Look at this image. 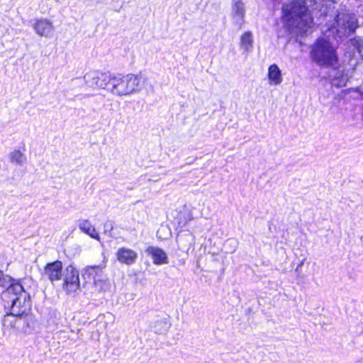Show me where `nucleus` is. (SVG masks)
Instances as JSON below:
<instances>
[{
	"label": "nucleus",
	"instance_id": "nucleus-7",
	"mask_svg": "<svg viewBox=\"0 0 363 363\" xmlns=\"http://www.w3.org/2000/svg\"><path fill=\"white\" fill-rule=\"evenodd\" d=\"M32 26L36 34L45 38L51 37L55 30L52 21L46 18L36 19Z\"/></svg>",
	"mask_w": 363,
	"mask_h": 363
},
{
	"label": "nucleus",
	"instance_id": "nucleus-13",
	"mask_svg": "<svg viewBox=\"0 0 363 363\" xmlns=\"http://www.w3.org/2000/svg\"><path fill=\"white\" fill-rule=\"evenodd\" d=\"M233 5V16L236 23L242 25L245 16L244 4L240 0H234Z\"/></svg>",
	"mask_w": 363,
	"mask_h": 363
},
{
	"label": "nucleus",
	"instance_id": "nucleus-5",
	"mask_svg": "<svg viewBox=\"0 0 363 363\" xmlns=\"http://www.w3.org/2000/svg\"><path fill=\"white\" fill-rule=\"evenodd\" d=\"M337 31L340 35L349 36L358 27L357 19L354 13L338 11L335 16Z\"/></svg>",
	"mask_w": 363,
	"mask_h": 363
},
{
	"label": "nucleus",
	"instance_id": "nucleus-23",
	"mask_svg": "<svg viewBox=\"0 0 363 363\" xmlns=\"http://www.w3.org/2000/svg\"><path fill=\"white\" fill-rule=\"evenodd\" d=\"M92 238H96L97 240L99 239L98 233H96L95 230L92 228V234H91Z\"/></svg>",
	"mask_w": 363,
	"mask_h": 363
},
{
	"label": "nucleus",
	"instance_id": "nucleus-1",
	"mask_svg": "<svg viewBox=\"0 0 363 363\" xmlns=\"http://www.w3.org/2000/svg\"><path fill=\"white\" fill-rule=\"evenodd\" d=\"M283 17L292 35H303L311 33L314 26L313 18L303 1L295 0L282 7Z\"/></svg>",
	"mask_w": 363,
	"mask_h": 363
},
{
	"label": "nucleus",
	"instance_id": "nucleus-24",
	"mask_svg": "<svg viewBox=\"0 0 363 363\" xmlns=\"http://www.w3.org/2000/svg\"><path fill=\"white\" fill-rule=\"evenodd\" d=\"M303 264V261H301L297 266L296 269V272H298L299 268H301Z\"/></svg>",
	"mask_w": 363,
	"mask_h": 363
},
{
	"label": "nucleus",
	"instance_id": "nucleus-8",
	"mask_svg": "<svg viewBox=\"0 0 363 363\" xmlns=\"http://www.w3.org/2000/svg\"><path fill=\"white\" fill-rule=\"evenodd\" d=\"M113 76L108 72L95 71L92 74V87L106 89L109 91Z\"/></svg>",
	"mask_w": 363,
	"mask_h": 363
},
{
	"label": "nucleus",
	"instance_id": "nucleus-17",
	"mask_svg": "<svg viewBox=\"0 0 363 363\" xmlns=\"http://www.w3.org/2000/svg\"><path fill=\"white\" fill-rule=\"evenodd\" d=\"M9 159L11 162L22 165L26 161V156L20 150H15L9 154Z\"/></svg>",
	"mask_w": 363,
	"mask_h": 363
},
{
	"label": "nucleus",
	"instance_id": "nucleus-3",
	"mask_svg": "<svg viewBox=\"0 0 363 363\" xmlns=\"http://www.w3.org/2000/svg\"><path fill=\"white\" fill-rule=\"evenodd\" d=\"M145 80L140 75L129 74L113 76L109 87V91L116 96H127L141 91L144 86Z\"/></svg>",
	"mask_w": 363,
	"mask_h": 363
},
{
	"label": "nucleus",
	"instance_id": "nucleus-16",
	"mask_svg": "<svg viewBox=\"0 0 363 363\" xmlns=\"http://www.w3.org/2000/svg\"><path fill=\"white\" fill-rule=\"evenodd\" d=\"M170 327V323L167 318H160L155 321L152 326L153 331L157 334H164L167 333Z\"/></svg>",
	"mask_w": 363,
	"mask_h": 363
},
{
	"label": "nucleus",
	"instance_id": "nucleus-4",
	"mask_svg": "<svg viewBox=\"0 0 363 363\" xmlns=\"http://www.w3.org/2000/svg\"><path fill=\"white\" fill-rule=\"evenodd\" d=\"M311 57L320 66L329 67L338 64V57L331 44L324 40H318L311 50Z\"/></svg>",
	"mask_w": 363,
	"mask_h": 363
},
{
	"label": "nucleus",
	"instance_id": "nucleus-14",
	"mask_svg": "<svg viewBox=\"0 0 363 363\" xmlns=\"http://www.w3.org/2000/svg\"><path fill=\"white\" fill-rule=\"evenodd\" d=\"M268 78L271 83L276 85L280 84L282 82L281 73L279 67L274 64L268 69Z\"/></svg>",
	"mask_w": 363,
	"mask_h": 363
},
{
	"label": "nucleus",
	"instance_id": "nucleus-25",
	"mask_svg": "<svg viewBox=\"0 0 363 363\" xmlns=\"http://www.w3.org/2000/svg\"><path fill=\"white\" fill-rule=\"evenodd\" d=\"M6 321V318L5 317L4 319V323H5Z\"/></svg>",
	"mask_w": 363,
	"mask_h": 363
},
{
	"label": "nucleus",
	"instance_id": "nucleus-6",
	"mask_svg": "<svg viewBox=\"0 0 363 363\" xmlns=\"http://www.w3.org/2000/svg\"><path fill=\"white\" fill-rule=\"evenodd\" d=\"M79 286V274L77 270L72 266L67 268V274H65L63 289L67 292L75 291Z\"/></svg>",
	"mask_w": 363,
	"mask_h": 363
},
{
	"label": "nucleus",
	"instance_id": "nucleus-10",
	"mask_svg": "<svg viewBox=\"0 0 363 363\" xmlns=\"http://www.w3.org/2000/svg\"><path fill=\"white\" fill-rule=\"evenodd\" d=\"M145 252L152 257L153 263L156 265L167 264L169 262L167 253L157 247L149 246Z\"/></svg>",
	"mask_w": 363,
	"mask_h": 363
},
{
	"label": "nucleus",
	"instance_id": "nucleus-19",
	"mask_svg": "<svg viewBox=\"0 0 363 363\" xmlns=\"http://www.w3.org/2000/svg\"><path fill=\"white\" fill-rule=\"evenodd\" d=\"M95 291L98 292L106 291L110 288V284L104 280H96L94 285Z\"/></svg>",
	"mask_w": 363,
	"mask_h": 363
},
{
	"label": "nucleus",
	"instance_id": "nucleus-15",
	"mask_svg": "<svg viewBox=\"0 0 363 363\" xmlns=\"http://www.w3.org/2000/svg\"><path fill=\"white\" fill-rule=\"evenodd\" d=\"M240 48L246 52L251 50L253 45L252 33L250 31L245 32L240 38Z\"/></svg>",
	"mask_w": 363,
	"mask_h": 363
},
{
	"label": "nucleus",
	"instance_id": "nucleus-2",
	"mask_svg": "<svg viewBox=\"0 0 363 363\" xmlns=\"http://www.w3.org/2000/svg\"><path fill=\"white\" fill-rule=\"evenodd\" d=\"M4 306L7 310V314L15 317H23L24 322L30 327L29 322L32 317L28 315L31 309L30 295L26 292L20 283L14 284L8 287L1 294Z\"/></svg>",
	"mask_w": 363,
	"mask_h": 363
},
{
	"label": "nucleus",
	"instance_id": "nucleus-11",
	"mask_svg": "<svg viewBox=\"0 0 363 363\" xmlns=\"http://www.w3.org/2000/svg\"><path fill=\"white\" fill-rule=\"evenodd\" d=\"M62 264L60 261L48 263L44 270L45 275L51 281L60 279L62 277Z\"/></svg>",
	"mask_w": 363,
	"mask_h": 363
},
{
	"label": "nucleus",
	"instance_id": "nucleus-12",
	"mask_svg": "<svg viewBox=\"0 0 363 363\" xmlns=\"http://www.w3.org/2000/svg\"><path fill=\"white\" fill-rule=\"evenodd\" d=\"M332 70L330 72V77L333 78V84L342 86H345L348 80L347 75L344 73L343 67L338 65L330 67Z\"/></svg>",
	"mask_w": 363,
	"mask_h": 363
},
{
	"label": "nucleus",
	"instance_id": "nucleus-22",
	"mask_svg": "<svg viewBox=\"0 0 363 363\" xmlns=\"http://www.w3.org/2000/svg\"><path fill=\"white\" fill-rule=\"evenodd\" d=\"M226 244L233 245L234 247H235L237 246V241L233 239H229L228 240H227Z\"/></svg>",
	"mask_w": 363,
	"mask_h": 363
},
{
	"label": "nucleus",
	"instance_id": "nucleus-9",
	"mask_svg": "<svg viewBox=\"0 0 363 363\" xmlns=\"http://www.w3.org/2000/svg\"><path fill=\"white\" fill-rule=\"evenodd\" d=\"M116 256L120 263L126 265L133 264L138 259V253L135 251L124 247L118 248Z\"/></svg>",
	"mask_w": 363,
	"mask_h": 363
},
{
	"label": "nucleus",
	"instance_id": "nucleus-18",
	"mask_svg": "<svg viewBox=\"0 0 363 363\" xmlns=\"http://www.w3.org/2000/svg\"><path fill=\"white\" fill-rule=\"evenodd\" d=\"M16 283L13 282V279L11 277L5 274L3 271L0 270V286L3 288L6 287L7 289Z\"/></svg>",
	"mask_w": 363,
	"mask_h": 363
},
{
	"label": "nucleus",
	"instance_id": "nucleus-21",
	"mask_svg": "<svg viewBox=\"0 0 363 363\" xmlns=\"http://www.w3.org/2000/svg\"><path fill=\"white\" fill-rule=\"evenodd\" d=\"M105 316L104 315H100L96 318V326L98 327L97 330L98 331H102L104 330L106 325L107 323L104 320Z\"/></svg>",
	"mask_w": 363,
	"mask_h": 363
},
{
	"label": "nucleus",
	"instance_id": "nucleus-20",
	"mask_svg": "<svg viewBox=\"0 0 363 363\" xmlns=\"http://www.w3.org/2000/svg\"><path fill=\"white\" fill-rule=\"evenodd\" d=\"M78 226L82 232L91 236V223L89 220H79Z\"/></svg>",
	"mask_w": 363,
	"mask_h": 363
}]
</instances>
